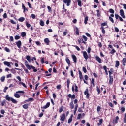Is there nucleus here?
I'll list each match as a JSON object with an SVG mask.
<instances>
[{"instance_id": "obj_1", "label": "nucleus", "mask_w": 126, "mask_h": 126, "mask_svg": "<svg viewBox=\"0 0 126 126\" xmlns=\"http://www.w3.org/2000/svg\"><path fill=\"white\" fill-rule=\"evenodd\" d=\"M5 99L7 101H11L14 104H16L17 103V101L16 99H14V98L9 97V95H6L5 96Z\"/></svg>"}, {"instance_id": "obj_2", "label": "nucleus", "mask_w": 126, "mask_h": 126, "mask_svg": "<svg viewBox=\"0 0 126 126\" xmlns=\"http://www.w3.org/2000/svg\"><path fill=\"white\" fill-rule=\"evenodd\" d=\"M63 2L64 3H66L67 6H69V5H70V2H71V1L70 0H63Z\"/></svg>"}, {"instance_id": "obj_3", "label": "nucleus", "mask_w": 126, "mask_h": 126, "mask_svg": "<svg viewBox=\"0 0 126 126\" xmlns=\"http://www.w3.org/2000/svg\"><path fill=\"white\" fill-rule=\"evenodd\" d=\"M4 65H6L8 67H11V65H10V62L7 61H5L3 62Z\"/></svg>"}, {"instance_id": "obj_4", "label": "nucleus", "mask_w": 126, "mask_h": 126, "mask_svg": "<svg viewBox=\"0 0 126 126\" xmlns=\"http://www.w3.org/2000/svg\"><path fill=\"white\" fill-rule=\"evenodd\" d=\"M120 13L122 17H123V18H126V16H125V13H124V10L123 9L120 10Z\"/></svg>"}, {"instance_id": "obj_5", "label": "nucleus", "mask_w": 126, "mask_h": 126, "mask_svg": "<svg viewBox=\"0 0 126 126\" xmlns=\"http://www.w3.org/2000/svg\"><path fill=\"white\" fill-rule=\"evenodd\" d=\"M83 54L84 59H85V60H87L88 59V55L87 54V52H86V51H83Z\"/></svg>"}, {"instance_id": "obj_6", "label": "nucleus", "mask_w": 126, "mask_h": 126, "mask_svg": "<svg viewBox=\"0 0 126 126\" xmlns=\"http://www.w3.org/2000/svg\"><path fill=\"white\" fill-rule=\"evenodd\" d=\"M115 16L114 14H111L110 16H109V20L112 22V23H115V22L114 21V19L112 17H114Z\"/></svg>"}, {"instance_id": "obj_7", "label": "nucleus", "mask_w": 126, "mask_h": 126, "mask_svg": "<svg viewBox=\"0 0 126 126\" xmlns=\"http://www.w3.org/2000/svg\"><path fill=\"white\" fill-rule=\"evenodd\" d=\"M85 95H86L87 99L89 98V93H88V89H87L84 92Z\"/></svg>"}, {"instance_id": "obj_8", "label": "nucleus", "mask_w": 126, "mask_h": 126, "mask_svg": "<svg viewBox=\"0 0 126 126\" xmlns=\"http://www.w3.org/2000/svg\"><path fill=\"white\" fill-rule=\"evenodd\" d=\"M16 44L18 48H19V49H20V47H21V41L20 40H19L18 41L16 42Z\"/></svg>"}, {"instance_id": "obj_9", "label": "nucleus", "mask_w": 126, "mask_h": 126, "mask_svg": "<svg viewBox=\"0 0 126 126\" xmlns=\"http://www.w3.org/2000/svg\"><path fill=\"white\" fill-rule=\"evenodd\" d=\"M72 58L73 59V61L75 63H76L77 62V58H76V56L74 55H72Z\"/></svg>"}, {"instance_id": "obj_10", "label": "nucleus", "mask_w": 126, "mask_h": 126, "mask_svg": "<svg viewBox=\"0 0 126 126\" xmlns=\"http://www.w3.org/2000/svg\"><path fill=\"white\" fill-rule=\"evenodd\" d=\"M95 59L97 62H98L99 63H102V60L101 59V58H100V57H99L98 56H96Z\"/></svg>"}, {"instance_id": "obj_11", "label": "nucleus", "mask_w": 126, "mask_h": 126, "mask_svg": "<svg viewBox=\"0 0 126 126\" xmlns=\"http://www.w3.org/2000/svg\"><path fill=\"white\" fill-rule=\"evenodd\" d=\"M65 119V114H63L61 116L60 120L62 121V122H63L64 120Z\"/></svg>"}, {"instance_id": "obj_12", "label": "nucleus", "mask_w": 126, "mask_h": 126, "mask_svg": "<svg viewBox=\"0 0 126 126\" xmlns=\"http://www.w3.org/2000/svg\"><path fill=\"white\" fill-rule=\"evenodd\" d=\"M73 117V115H71V117H70V118L68 119V124H70L71 123V122L72 121V118Z\"/></svg>"}, {"instance_id": "obj_13", "label": "nucleus", "mask_w": 126, "mask_h": 126, "mask_svg": "<svg viewBox=\"0 0 126 126\" xmlns=\"http://www.w3.org/2000/svg\"><path fill=\"white\" fill-rule=\"evenodd\" d=\"M109 83L110 84H112V83H113V76L110 75L109 76Z\"/></svg>"}, {"instance_id": "obj_14", "label": "nucleus", "mask_w": 126, "mask_h": 126, "mask_svg": "<svg viewBox=\"0 0 126 126\" xmlns=\"http://www.w3.org/2000/svg\"><path fill=\"white\" fill-rule=\"evenodd\" d=\"M50 107V102H47L46 105L43 106V109H47V108H49Z\"/></svg>"}, {"instance_id": "obj_15", "label": "nucleus", "mask_w": 126, "mask_h": 126, "mask_svg": "<svg viewBox=\"0 0 126 126\" xmlns=\"http://www.w3.org/2000/svg\"><path fill=\"white\" fill-rule=\"evenodd\" d=\"M26 59L29 63H31V58L30 57V56H29V55L27 56Z\"/></svg>"}, {"instance_id": "obj_16", "label": "nucleus", "mask_w": 126, "mask_h": 126, "mask_svg": "<svg viewBox=\"0 0 126 126\" xmlns=\"http://www.w3.org/2000/svg\"><path fill=\"white\" fill-rule=\"evenodd\" d=\"M44 42L45 44H47V45H49V43H50V40H49V39L48 38H45L44 39Z\"/></svg>"}, {"instance_id": "obj_17", "label": "nucleus", "mask_w": 126, "mask_h": 126, "mask_svg": "<svg viewBox=\"0 0 126 126\" xmlns=\"http://www.w3.org/2000/svg\"><path fill=\"white\" fill-rule=\"evenodd\" d=\"M70 83V80H69V79H68L67 80V88H69V84Z\"/></svg>"}, {"instance_id": "obj_18", "label": "nucleus", "mask_w": 126, "mask_h": 126, "mask_svg": "<svg viewBox=\"0 0 126 126\" xmlns=\"http://www.w3.org/2000/svg\"><path fill=\"white\" fill-rule=\"evenodd\" d=\"M18 20L20 22H23V21L25 20V18H24V17H21L18 19Z\"/></svg>"}, {"instance_id": "obj_19", "label": "nucleus", "mask_w": 126, "mask_h": 126, "mask_svg": "<svg viewBox=\"0 0 126 126\" xmlns=\"http://www.w3.org/2000/svg\"><path fill=\"white\" fill-rule=\"evenodd\" d=\"M70 107L71 109H73L74 108V105L73 104V102H71L70 103Z\"/></svg>"}, {"instance_id": "obj_20", "label": "nucleus", "mask_w": 126, "mask_h": 126, "mask_svg": "<svg viewBox=\"0 0 126 126\" xmlns=\"http://www.w3.org/2000/svg\"><path fill=\"white\" fill-rule=\"evenodd\" d=\"M119 65H120V62L119 61H116L115 67H118Z\"/></svg>"}, {"instance_id": "obj_21", "label": "nucleus", "mask_w": 126, "mask_h": 126, "mask_svg": "<svg viewBox=\"0 0 126 126\" xmlns=\"http://www.w3.org/2000/svg\"><path fill=\"white\" fill-rule=\"evenodd\" d=\"M122 62H123V65L125 66V65H126V59L123 58L122 60Z\"/></svg>"}, {"instance_id": "obj_22", "label": "nucleus", "mask_w": 126, "mask_h": 126, "mask_svg": "<svg viewBox=\"0 0 126 126\" xmlns=\"http://www.w3.org/2000/svg\"><path fill=\"white\" fill-rule=\"evenodd\" d=\"M65 60H66V62L68 63V65H69V64H70V60H69V59L67 58V57H66Z\"/></svg>"}, {"instance_id": "obj_23", "label": "nucleus", "mask_w": 126, "mask_h": 126, "mask_svg": "<svg viewBox=\"0 0 126 126\" xmlns=\"http://www.w3.org/2000/svg\"><path fill=\"white\" fill-rule=\"evenodd\" d=\"M87 21H88V16H86L85 18L84 23L87 24Z\"/></svg>"}, {"instance_id": "obj_24", "label": "nucleus", "mask_w": 126, "mask_h": 126, "mask_svg": "<svg viewBox=\"0 0 126 126\" xmlns=\"http://www.w3.org/2000/svg\"><path fill=\"white\" fill-rule=\"evenodd\" d=\"M40 25H41V26H44V25H45V24L44 23V21H43V20H40Z\"/></svg>"}, {"instance_id": "obj_25", "label": "nucleus", "mask_w": 126, "mask_h": 126, "mask_svg": "<svg viewBox=\"0 0 126 126\" xmlns=\"http://www.w3.org/2000/svg\"><path fill=\"white\" fill-rule=\"evenodd\" d=\"M115 53H116V50H115L114 49H112L110 52V54L111 55H114V54H115Z\"/></svg>"}, {"instance_id": "obj_26", "label": "nucleus", "mask_w": 126, "mask_h": 126, "mask_svg": "<svg viewBox=\"0 0 126 126\" xmlns=\"http://www.w3.org/2000/svg\"><path fill=\"white\" fill-rule=\"evenodd\" d=\"M0 80L2 81V82H4V80H5V76H3L1 77Z\"/></svg>"}, {"instance_id": "obj_27", "label": "nucleus", "mask_w": 126, "mask_h": 126, "mask_svg": "<svg viewBox=\"0 0 126 126\" xmlns=\"http://www.w3.org/2000/svg\"><path fill=\"white\" fill-rule=\"evenodd\" d=\"M74 85H75V91L76 92H78V87H77V86L76 85V84H74Z\"/></svg>"}, {"instance_id": "obj_28", "label": "nucleus", "mask_w": 126, "mask_h": 126, "mask_svg": "<svg viewBox=\"0 0 126 126\" xmlns=\"http://www.w3.org/2000/svg\"><path fill=\"white\" fill-rule=\"evenodd\" d=\"M14 97H15V98H20V95H19V94H14Z\"/></svg>"}, {"instance_id": "obj_29", "label": "nucleus", "mask_w": 126, "mask_h": 126, "mask_svg": "<svg viewBox=\"0 0 126 126\" xmlns=\"http://www.w3.org/2000/svg\"><path fill=\"white\" fill-rule=\"evenodd\" d=\"M63 111V106H61L59 109V113H62Z\"/></svg>"}, {"instance_id": "obj_30", "label": "nucleus", "mask_w": 126, "mask_h": 126, "mask_svg": "<svg viewBox=\"0 0 126 126\" xmlns=\"http://www.w3.org/2000/svg\"><path fill=\"white\" fill-rule=\"evenodd\" d=\"M23 108L25 109H28V105L27 104H24L23 105Z\"/></svg>"}, {"instance_id": "obj_31", "label": "nucleus", "mask_w": 126, "mask_h": 126, "mask_svg": "<svg viewBox=\"0 0 126 126\" xmlns=\"http://www.w3.org/2000/svg\"><path fill=\"white\" fill-rule=\"evenodd\" d=\"M103 123V119H100L99 120V123H98V125L100 126V125H102V123Z\"/></svg>"}, {"instance_id": "obj_32", "label": "nucleus", "mask_w": 126, "mask_h": 126, "mask_svg": "<svg viewBox=\"0 0 126 126\" xmlns=\"http://www.w3.org/2000/svg\"><path fill=\"white\" fill-rule=\"evenodd\" d=\"M118 121H119V116H116L115 120V124H117L118 123Z\"/></svg>"}, {"instance_id": "obj_33", "label": "nucleus", "mask_w": 126, "mask_h": 126, "mask_svg": "<svg viewBox=\"0 0 126 126\" xmlns=\"http://www.w3.org/2000/svg\"><path fill=\"white\" fill-rule=\"evenodd\" d=\"M109 12H110V13H112V14H114V13H115V10H114L113 9H110Z\"/></svg>"}, {"instance_id": "obj_34", "label": "nucleus", "mask_w": 126, "mask_h": 126, "mask_svg": "<svg viewBox=\"0 0 126 126\" xmlns=\"http://www.w3.org/2000/svg\"><path fill=\"white\" fill-rule=\"evenodd\" d=\"M97 91L98 92V94H100L101 93V90L99 88V87H96Z\"/></svg>"}, {"instance_id": "obj_35", "label": "nucleus", "mask_w": 126, "mask_h": 126, "mask_svg": "<svg viewBox=\"0 0 126 126\" xmlns=\"http://www.w3.org/2000/svg\"><path fill=\"white\" fill-rule=\"evenodd\" d=\"M107 22L102 23H101V27H103V26H107Z\"/></svg>"}, {"instance_id": "obj_36", "label": "nucleus", "mask_w": 126, "mask_h": 126, "mask_svg": "<svg viewBox=\"0 0 126 126\" xmlns=\"http://www.w3.org/2000/svg\"><path fill=\"white\" fill-rule=\"evenodd\" d=\"M22 37H25L26 36V33L25 32H22L21 33Z\"/></svg>"}, {"instance_id": "obj_37", "label": "nucleus", "mask_w": 126, "mask_h": 126, "mask_svg": "<svg viewBox=\"0 0 126 126\" xmlns=\"http://www.w3.org/2000/svg\"><path fill=\"white\" fill-rule=\"evenodd\" d=\"M92 83L93 86H95V81L94 80V78L92 79Z\"/></svg>"}, {"instance_id": "obj_38", "label": "nucleus", "mask_w": 126, "mask_h": 126, "mask_svg": "<svg viewBox=\"0 0 126 126\" xmlns=\"http://www.w3.org/2000/svg\"><path fill=\"white\" fill-rule=\"evenodd\" d=\"M83 39H84L85 42H86V41H87V37H86L85 35H83L82 36Z\"/></svg>"}, {"instance_id": "obj_39", "label": "nucleus", "mask_w": 126, "mask_h": 126, "mask_svg": "<svg viewBox=\"0 0 126 126\" xmlns=\"http://www.w3.org/2000/svg\"><path fill=\"white\" fill-rule=\"evenodd\" d=\"M19 39H20V36L19 35H16L15 36V40H19Z\"/></svg>"}, {"instance_id": "obj_40", "label": "nucleus", "mask_w": 126, "mask_h": 126, "mask_svg": "<svg viewBox=\"0 0 126 126\" xmlns=\"http://www.w3.org/2000/svg\"><path fill=\"white\" fill-rule=\"evenodd\" d=\"M77 1H78V4L79 6L81 7V0H77Z\"/></svg>"}, {"instance_id": "obj_41", "label": "nucleus", "mask_w": 126, "mask_h": 126, "mask_svg": "<svg viewBox=\"0 0 126 126\" xmlns=\"http://www.w3.org/2000/svg\"><path fill=\"white\" fill-rule=\"evenodd\" d=\"M83 71L84 73H86V72H87V70H86V68H85V67H83Z\"/></svg>"}, {"instance_id": "obj_42", "label": "nucleus", "mask_w": 126, "mask_h": 126, "mask_svg": "<svg viewBox=\"0 0 126 126\" xmlns=\"http://www.w3.org/2000/svg\"><path fill=\"white\" fill-rule=\"evenodd\" d=\"M5 51H6V52H7V53H9V52H10V50H9V48L7 47L5 48Z\"/></svg>"}, {"instance_id": "obj_43", "label": "nucleus", "mask_w": 126, "mask_h": 126, "mask_svg": "<svg viewBox=\"0 0 126 126\" xmlns=\"http://www.w3.org/2000/svg\"><path fill=\"white\" fill-rule=\"evenodd\" d=\"M76 34H77V35H79V32L78 31V28H76Z\"/></svg>"}, {"instance_id": "obj_44", "label": "nucleus", "mask_w": 126, "mask_h": 126, "mask_svg": "<svg viewBox=\"0 0 126 126\" xmlns=\"http://www.w3.org/2000/svg\"><path fill=\"white\" fill-rule=\"evenodd\" d=\"M64 36H66L67 35V30H66L65 32H63Z\"/></svg>"}, {"instance_id": "obj_45", "label": "nucleus", "mask_w": 126, "mask_h": 126, "mask_svg": "<svg viewBox=\"0 0 126 126\" xmlns=\"http://www.w3.org/2000/svg\"><path fill=\"white\" fill-rule=\"evenodd\" d=\"M31 16L33 19H35V18H36V15H35L34 14H32Z\"/></svg>"}, {"instance_id": "obj_46", "label": "nucleus", "mask_w": 126, "mask_h": 126, "mask_svg": "<svg viewBox=\"0 0 126 126\" xmlns=\"http://www.w3.org/2000/svg\"><path fill=\"white\" fill-rule=\"evenodd\" d=\"M109 106H110V107H111V108H114V105H113V103L109 102L108 103Z\"/></svg>"}, {"instance_id": "obj_47", "label": "nucleus", "mask_w": 126, "mask_h": 126, "mask_svg": "<svg viewBox=\"0 0 126 126\" xmlns=\"http://www.w3.org/2000/svg\"><path fill=\"white\" fill-rule=\"evenodd\" d=\"M81 116H82L81 114H80V113L78 115L77 119L78 120H80V118H81Z\"/></svg>"}, {"instance_id": "obj_48", "label": "nucleus", "mask_w": 126, "mask_h": 126, "mask_svg": "<svg viewBox=\"0 0 126 126\" xmlns=\"http://www.w3.org/2000/svg\"><path fill=\"white\" fill-rule=\"evenodd\" d=\"M115 32H116V33H118V32H119V28L115 27Z\"/></svg>"}, {"instance_id": "obj_49", "label": "nucleus", "mask_w": 126, "mask_h": 126, "mask_svg": "<svg viewBox=\"0 0 126 126\" xmlns=\"http://www.w3.org/2000/svg\"><path fill=\"white\" fill-rule=\"evenodd\" d=\"M102 31L103 34H105V33H106V32H105V28L102 27Z\"/></svg>"}, {"instance_id": "obj_50", "label": "nucleus", "mask_w": 126, "mask_h": 126, "mask_svg": "<svg viewBox=\"0 0 126 126\" xmlns=\"http://www.w3.org/2000/svg\"><path fill=\"white\" fill-rule=\"evenodd\" d=\"M16 93H17V94H18V93L23 94V93H24V91H18L16 92Z\"/></svg>"}, {"instance_id": "obj_51", "label": "nucleus", "mask_w": 126, "mask_h": 126, "mask_svg": "<svg viewBox=\"0 0 126 126\" xmlns=\"http://www.w3.org/2000/svg\"><path fill=\"white\" fill-rule=\"evenodd\" d=\"M7 89H8V87H5L3 90V92L4 93L6 92V90H7Z\"/></svg>"}, {"instance_id": "obj_52", "label": "nucleus", "mask_w": 126, "mask_h": 126, "mask_svg": "<svg viewBox=\"0 0 126 126\" xmlns=\"http://www.w3.org/2000/svg\"><path fill=\"white\" fill-rule=\"evenodd\" d=\"M16 78L19 80V81H21V78H20V76H18L16 77Z\"/></svg>"}, {"instance_id": "obj_53", "label": "nucleus", "mask_w": 126, "mask_h": 126, "mask_svg": "<svg viewBox=\"0 0 126 126\" xmlns=\"http://www.w3.org/2000/svg\"><path fill=\"white\" fill-rule=\"evenodd\" d=\"M41 63H42V64H44V63H45V61L44 60V58H42L41 60Z\"/></svg>"}, {"instance_id": "obj_54", "label": "nucleus", "mask_w": 126, "mask_h": 126, "mask_svg": "<svg viewBox=\"0 0 126 126\" xmlns=\"http://www.w3.org/2000/svg\"><path fill=\"white\" fill-rule=\"evenodd\" d=\"M97 112H100L101 111V107L97 106Z\"/></svg>"}, {"instance_id": "obj_55", "label": "nucleus", "mask_w": 126, "mask_h": 126, "mask_svg": "<svg viewBox=\"0 0 126 126\" xmlns=\"http://www.w3.org/2000/svg\"><path fill=\"white\" fill-rule=\"evenodd\" d=\"M26 66L28 68V69H29V70H30V69H31V67L30 66V65H27V66Z\"/></svg>"}, {"instance_id": "obj_56", "label": "nucleus", "mask_w": 126, "mask_h": 126, "mask_svg": "<svg viewBox=\"0 0 126 126\" xmlns=\"http://www.w3.org/2000/svg\"><path fill=\"white\" fill-rule=\"evenodd\" d=\"M47 8H48L49 12L52 11V8H51V7H50V6H48Z\"/></svg>"}, {"instance_id": "obj_57", "label": "nucleus", "mask_w": 126, "mask_h": 126, "mask_svg": "<svg viewBox=\"0 0 126 126\" xmlns=\"http://www.w3.org/2000/svg\"><path fill=\"white\" fill-rule=\"evenodd\" d=\"M26 26H27V27L29 28V27H30L31 26V25H30V24H29L28 23H26Z\"/></svg>"}, {"instance_id": "obj_58", "label": "nucleus", "mask_w": 126, "mask_h": 126, "mask_svg": "<svg viewBox=\"0 0 126 126\" xmlns=\"http://www.w3.org/2000/svg\"><path fill=\"white\" fill-rule=\"evenodd\" d=\"M28 5L30 7V8H32V5H31V4L30 2H28Z\"/></svg>"}, {"instance_id": "obj_59", "label": "nucleus", "mask_w": 126, "mask_h": 126, "mask_svg": "<svg viewBox=\"0 0 126 126\" xmlns=\"http://www.w3.org/2000/svg\"><path fill=\"white\" fill-rule=\"evenodd\" d=\"M35 43H36V45H37V46H40L41 45L40 41H36Z\"/></svg>"}, {"instance_id": "obj_60", "label": "nucleus", "mask_w": 126, "mask_h": 126, "mask_svg": "<svg viewBox=\"0 0 126 126\" xmlns=\"http://www.w3.org/2000/svg\"><path fill=\"white\" fill-rule=\"evenodd\" d=\"M91 51V48L89 47L88 49V51H87L88 54H90Z\"/></svg>"}, {"instance_id": "obj_61", "label": "nucleus", "mask_w": 126, "mask_h": 126, "mask_svg": "<svg viewBox=\"0 0 126 126\" xmlns=\"http://www.w3.org/2000/svg\"><path fill=\"white\" fill-rule=\"evenodd\" d=\"M121 111L122 112H125V111H126V109L125 108V107H121Z\"/></svg>"}, {"instance_id": "obj_62", "label": "nucleus", "mask_w": 126, "mask_h": 126, "mask_svg": "<svg viewBox=\"0 0 126 126\" xmlns=\"http://www.w3.org/2000/svg\"><path fill=\"white\" fill-rule=\"evenodd\" d=\"M74 47H76V49L77 50V51H80V48L78 46L76 45V46H74Z\"/></svg>"}, {"instance_id": "obj_63", "label": "nucleus", "mask_w": 126, "mask_h": 126, "mask_svg": "<svg viewBox=\"0 0 126 126\" xmlns=\"http://www.w3.org/2000/svg\"><path fill=\"white\" fill-rule=\"evenodd\" d=\"M115 18L116 19H118V18H120V16H119V15H118V14H115Z\"/></svg>"}, {"instance_id": "obj_64", "label": "nucleus", "mask_w": 126, "mask_h": 126, "mask_svg": "<svg viewBox=\"0 0 126 126\" xmlns=\"http://www.w3.org/2000/svg\"><path fill=\"white\" fill-rule=\"evenodd\" d=\"M57 89H60L61 88V85H59L56 87Z\"/></svg>"}]
</instances>
